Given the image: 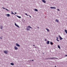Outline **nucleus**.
Listing matches in <instances>:
<instances>
[{"mask_svg": "<svg viewBox=\"0 0 67 67\" xmlns=\"http://www.w3.org/2000/svg\"><path fill=\"white\" fill-rule=\"evenodd\" d=\"M57 59L56 58H47L45 59Z\"/></svg>", "mask_w": 67, "mask_h": 67, "instance_id": "1", "label": "nucleus"}, {"mask_svg": "<svg viewBox=\"0 0 67 67\" xmlns=\"http://www.w3.org/2000/svg\"><path fill=\"white\" fill-rule=\"evenodd\" d=\"M15 25L16 26H17L18 27H19V28H20V27L19 26V25H18L17 24H16V23H15Z\"/></svg>", "mask_w": 67, "mask_h": 67, "instance_id": "2", "label": "nucleus"}, {"mask_svg": "<svg viewBox=\"0 0 67 67\" xmlns=\"http://www.w3.org/2000/svg\"><path fill=\"white\" fill-rule=\"evenodd\" d=\"M59 37L60 38V40H63V38H62V37H61L60 36V35H59Z\"/></svg>", "mask_w": 67, "mask_h": 67, "instance_id": "3", "label": "nucleus"}, {"mask_svg": "<svg viewBox=\"0 0 67 67\" xmlns=\"http://www.w3.org/2000/svg\"><path fill=\"white\" fill-rule=\"evenodd\" d=\"M16 45L17 46H18V47H20V46L19 45V44H18V43H16Z\"/></svg>", "mask_w": 67, "mask_h": 67, "instance_id": "4", "label": "nucleus"}, {"mask_svg": "<svg viewBox=\"0 0 67 67\" xmlns=\"http://www.w3.org/2000/svg\"><path fill=\"white\" fill-rule=\"evenodd\" d=\"M50 8H51V9H56V8L55 7H50Z\"/></svg>", "mask_w": 67, "mask_h": 67, "instance_id": "5", "label": "nucleus"}, {"mask_svg": "<svg viewBox=\"0 0 67 67\" xmlns=\"http://www.w3.org/2000/svg\"><path fill=\"white\" fill-rule=\"evenodd\" d=\"M14 49H15V50H17L18 49V48L16 46H15L14 47Z\"/></svg>", "mask_w": 67, "mask_h": 67, "instance_id": "6", "label": "nucleus"}, {"mask_svg": "<svg viewBox=\"0 0 67 67\" xmlns=\"http://www.w3.org/2000/svg\"><path fill=\"white\" fill-rule=\"evenodd\" d=\"M4 52L5 54H8V52L6 51H4Z\"/></svg>", "mask_w": 67, "mask_h": 67, "instance_id": "7", "label": "nucleus"}, {"mask_svg": "<svg viewBox=\"0 0 67 67\" xmlns=\"http://www.w3.org/2000/svg\"><path fill=\"white\" fill-rule=\"evenodd\" d=\"M42 1L43 3H46V1L45 0H42Z\"/></svg>", "mask_w": 67, "mask_h": 67, "instance_id": "8", "label": "nucleus"}, {"mask_svg": "<svg viewBox=\"0 0 67 67\" xmlns=\"http://www.w3.org/2000/svg\"><path fill=\"white\" fill-rule=\"evenodd\" d=\"M16 16H17V17H18V18H19V19H21V16L17 15H16Z\"/></svg>", "mask_w": 67, "mask_h": 67, "instance_id": "9", "label": "nucleus"}, {"mask_svg": "<svg viewBox=\"0 0 67 67\" xmlns=\"http://www.w3.org/2000/svg\"><path fill=\"white\" fill-rule=\"evenodd\" d=\"M47 44H49V41H47Z\"/></svg>", "mask_w": 67, "mask_h": 67, "instance_id": "10", "label": "nucleus"}, {"mask_svg": "<svg viewBox=\"0 0 67 67\" xmlns=\"http://www.w3.org/2000/svg\"><path fill=\"white\" fill-rule=\"evenodd\" d=\"M34 11H36L37 12L38 11V10L37 9H35L34 10Z\"/></svg>", "mask_w": 67, "mask_h": 67, "instance_id": "11", "label": "nucleus"}, {"mask_svg": "<svg viewBox=\"0 0 67 67\" xmlns=\"http://www.w3.org/2000/svg\"><path fill=\"white\" fill-rule=\"evenodd\" d=\"M7 15V16H10V14H7V15Z\"/></svg>", "mask_w": 67, "mask_h": 67, "instance_id": "12", "label": "nucleus"}, {"mask_svg": "<svg viewBox=\"0 0 67 67\" xmlns=\"http://www.w3.org/2000/svg\"><path fill=\"white\" fill-rule=\"evenodd\" d=\"M26 29L27 30V31H30V29H29L28 28H26Z\"/></svg>", "mask_w": 67, "mask_h": 67, "instance_id": "13", "label": "nucleus"}, {"mask_svg": "<svg viewBox=\"0 0 67 67\" xmlns=\"http://www.w3.org/2000/svg\"><path fill=\"white\" fill-rule=\"evenodd\" d=\"M10 65L12 66H13V65H14V63H10Z\"/></svg>", "mask_w": 67, "mask_h": 67, "instance_id": "14", "label": "nucleus"}, {"mask_svg": "<svg viewBox=\"0 0 67 67\" xmlns=\"http://www.w3.org/2000/svg\"><path fill=\"white\" fill-rule=\"evenodd\" d=\"M11 14H14L15 15V14L13 13V12H12V11H11Z\"/></svg>", "mask_w": 67, "mask_h": 67, "instance_id": "15", "label": "nucleus"}, {"mask_svg": "<svg viewBox=\"0 0 67 67\" xmlns=\"http://www.w3.org/2000/svg\"><path fill=\"white\" fill-rule=\"evenodd\" d=\"M64 31H65V32H66V34H67V30H65Z\"/></svg>", "mask_w": 67, "mask_h": 67, "instance_id": "16", "label": "nucleus"}, {"mask_svg": "<svg viewBox=\"0 0 67 67\" xmlns=\"http://www.w3.org/2000/svg\"><path fill=\"white\" fill-rule=\"evenodd\" d=\"M50 44L51 45H53V43L52 42H50Z\"/></svg>", "mask_w": 67, "mask_h": 67, "instance_id": "17", "label": "nucleus"}, {"mask_svg": "<svg viewBox=\"0 0 67 67\" xmlns=\"http://www.w3.org/2000/svg\"><path fill=\"white\" fill-rule=\"evenodd\" d=\"M46 30H47V31L48 32H49V30L48 29H47V28H46Z\"/></svg>", "mask_w": 67, "mask_h": 67, "instance_id": "18", "label": "nucleus"}, {"mask_svg": "<svg viewBox=\"0 0 67 67\" xmlns=\"http://www.w3.org/2000/svg\"><path fill=\"white\" fill-rule=\"evenodd\" d=\"M58 48H59V49H60V46H59V45H58Z\"/></svg>", "mask_w": 67, "mask_h": 67, "instance_id": "19", "label": "nucleus"}, {"mask_svg": "<svg viewBox=\"0 0 67 67\" xmlns=\"http://www.w3.org/2000/svg\"><path fill=\"white\" fill-rule=\"evenodd\" d=\"M2 27H3V26H1V29H2Z\"/></svg>", "mask_w": 67, "mask_h": 67, "instance_id": "20", "label": "nucleus"}, {"mask_svg": "<svg viewBox=\"0 0 67 67\" xmlns=\"http://www.w3.org/2000/svg\"><path fill=\"white\" fill-rule=\"evenodd\" d=\"M55 20H56V22H57V23L59 21L58 20L56 19Z\"/></svg>", "mask_w": 67, "mask_h": 67, "instance_id": "21", "label": "nucleus"}, {"mask_svg": "<svg viewBox=\"0 0 67 67\" xmlns=\"http://www.w3.org/2000/svg\"><path fill=\"white\" fill-rule=\"evenodd\" d=\"M0 38H1V40H2V36L0 37Z\"/></svg>", "mask_w": 67, "mask_h": 67, "instance_id": "22", "label": "nucleus"}, {"mask_svg": "<svg viewBox=\"0 0 67 67\" xmlns=\"http://www.w3.org/2000/svg\"><path fill=\"white\" fill-rule=\"evenodd\" d=\"M25 14L26 15H27V16H29V15H27V13H25Z\"/></svg>", "mask_w": 67, "mask_h": 67, "instance_id": "23", "label": "nucleus"}, {"mask_svg": "<svg viewBox=\"0 0 67 67\" xmlns=\"http://www.w3.org/2000/svg\"><path fill=\"white\" fill-rule=\"evenodd\" d=\"M5 9L6 10H7V11H9V10L8 9Z\"/></svg>", "mask_w": 67, "mask_h": 67, "instance_id": "24", "label": "nucleus"}, {"mask_svg": "<svg viewBox=\"0 0 67 67\" xmlns=\"http://www.w3.org/2000/svg\"><path fill=\"white\" fill-rule=\"evenodd\" d=\"M30 27H31V26H28L27 27H29V28H30Z\"/></svg>", "mask_w": 67, "mask_h": 67, "instance_id": "25", "label": "nucleus"}, {"mask_svg": "<svg viewBox=\"0 0 67 67\" xmlns=\"http://www.w3.org/2000/svg\"><path fill=\"white\" fill-rule=\"evenodd\" d=\"M57 41H58V42H59V40H58V39H57L56 40Z\"/></svg>", "mask_w": 67, "mask_h": 67, "instance_id": "26", "label": "nucleus"}, {"mask_svg": "<svg viewBox=\"0 0 67 67\" xmlns=\"http://www.w3.org/2000/svg\"><path fill=\"white\" fill-rule=\"evenodd\" d=\"M2 8H3V9H5V8H4V7H2Z\"/></svg>", "mask_w": 67, "mask_h": 67, "instance_id": "27", "label": "nucleus"}, {"mask_svg": "<svg viewBox=\"0 0 67 67\" xmlns=\"http://www.w3.org/2000/svg\"><path fill=\"white\" fill-rule=\"evenodd\" d=\"M57 10H58V11H60V10L59 9H57Z\"/></svg>", "mask_w": 67, "mask_h": 67, "instance_id": "28", "label": "nucleus"}, {"mask_svg": "<svg viewBox=\"0 0 67 67\" xmlns=\"http://www.w3.org/2000/svg\"><path fill=\"white\" fill-rule=\"evenodd\" d=\"M58 37H57L56 40H58Z\"/></svg>", "mask_w": 67, "mask_h": 67, "instance_id": "29", "label": "nucleus"}, {"mask_svg": "<svg viewBox=\"0 0 67 67\" xmlns=\"http://www.w3.org/2000/svg\"><path fill=\"white\" fill-rule=\"evenodd\" d=\"M45 41H47V40H46V39H45Z\"/></svg>", "mask_w": 67, "mask_h": 67, "instance_id": "30", "label": "nucleus"}, {"mask_svg": "<svg viewBox=\"0 0 67 67\" xmlns=\"http://www.w3.org/2000/svg\"><path fill=\"white\" fill-rule=\"evenodd\" d=\"M34 61V60H32V62H33V61Z\"/></svg>", "mask_w": 67, "mask_h": 67, "instance_id": "31", "label": "nucleus"}, {"mask_svg": "<svg viewBox=\"0 0 67 67\" xmlns=\"http://www.w3.org/2000/svg\"><path fill=\"white\" fill-rule=\"evenodd\" d=\"M30 28L31 29H32V27H30Z\"/></svg>", "mask_w": 67, "mask_h": 67, "instance_id": "32", "label": "nucleus"}, {"mask_svg": "<svg viewBox=\"0 0 67 67\" xmlns=\"http://www.w3.org/2000/svg\"><path fill=\"white\" fill-rule=\"evenodd\" d=\"M29 16L30 17V18H31V16L30 15H29Z\"/></svg>", "mask_w": 67, "mask_h": 67, "instance_id": "33", "label": "nucleus"}, {"mask_svg": "<svg viewBox=\"0 0 67 67\" xmlns=\"http://www.w3.org/2000/svg\"><path fill=\"white\" fill-rule=\"evenodd\" d=\"M15 14H16V12H15Z\"/></svg>", "mask_w": 67, "mask_h": 67, "instance_id": "34", "label": "nucleus"}, {"mask_svg": "<svg viewBox=\"0 0 67 67\" xmlns=\"http://www.w3.org/2000/svg\"><path fill=\"white\" fill-rule=\"evenodd\" d=\"M33 46H35V45H33Z\"/></svg>", "mask_w": 67, "mask_h": 67, "instance_id": "35", "label": "nucleus"}, {"mask_svg": "<svg viewBox=\"0 0 67 67\" xmlns=\"http://www.w3.org/2000/svg\"><path fill=\"white\" fill-rule=\"evenodd\" d=\"M37 28H38V29H39V27H37Z\"/></svg>", "mask_w": 67, "mask_h": 67, "instance_id": "36", "label": "nucleus"}, {"mask_svg": "<svg viewBox=\"0 0 67 67\" xmlns=\"http://www.w3.org/2000/svg\"><path fill=\"white\" fill-rule=\"evenodd\" d=\"M35 48H37V47H35Z\"/></svg>", "mask_w": 67, "mask_h": 67, "instance_id": "37", "label": "nucleus"}, {"mask_svg": "<svg viewBox=\"0 0 67 67\" xmlns=\"http://www.w3.org/2000/svg\"><path fill=\"white\" fill-rule=\"evenodd\" d=\"M55 67H56V66H55Z\"/></svg>", "mask_w": 67, "mask_h": 67, "instance_id": "38", "label": "nucleus"}]
</instances>
